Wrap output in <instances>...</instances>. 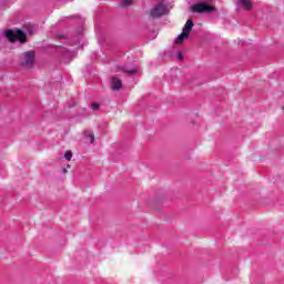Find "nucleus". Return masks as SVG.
I'll return each instance as SVG.
<instances>
[{
	"label": "nucleus",
	"mask_w": 284,
	"mask_h": 284,
	"mask_svg": "<svg viewBox=\"0 0 284 284\" xmlns=\"http://www.w3.org/2000/svg\"><path fill=\"white\" fill-rule=\"evenodd\" d=\"M91 108H92V110H99L100 104L99 103H92Z\"/></svg>",
	"instance_id": "nucleus-12"
},
{
	"label": "nucleus",
	"mask_w": 284,
	"mask_h": 284,
	"mask_svg": "<svg viewBox=\"0 0 284 284\" xmlns=\"http://www.w3.org/2000/svg\"><path fill=\"white\" fill-rule=\"evenodd\" d=\"M168 12H170L168 7L160 2L151 10V17L153 19H159V17H163L164 14H168Z\"/></svg>",
	"instance_id": "nucleus-4"
},
{
	"label": "nucleus",
	"mask_w": 284,
	"mask_h": 284,
	"mask_svg": "<svg viewBox=\"0 0 284 284\" xmlns=\"http://www.w3.org/2000/svg\"><path fill=\"white\" fill-rule=\"evenodd\" d=\"M111 88L112 90H121V88H123V82H121V79H119L118 77H112Z\"/></svg>",
	"instance_id": "nucleus-6"
},
{
	"label": "nucleus",
	"mask_w": 284,
	"mask_h": 284,
	"mask_svg": "<svg viewBox=\"0 0 284 284\" xmlns=\"http://www.w3.org/2000/svg\"><path fill=\"white\" fill-rule=\"evenodd\" d=\"M64 159H65L67 161H72V151H67V152L64 153Z\"/></svg>",
	"instance_id": "nucleus-10"
},
{
	"label": "nucleus",
	"mask_w": 284,
	"mask_h": 284,
	"mask_svg": "<svg viewBox=\"0 0 284 284\" xmlns=\"http://www.w3.org/2000/svg\"><path fill=\"white\" fill-rule=\"evenodd\" d=\"M192 12L197 14H210V12H214L216 10L214 7L209 6L205 2L195 3L191 8Z\"/></svg>",
	"instance_id": "nucleus-2"
},
{
	"label": "nucleus",
	"mask_w": 284,
	"mask_h": 284,
	"mask_svg": "<svg viewBox=\"0 0 284 284\" xmlns=\"http://www.w3.org/2000/svg\"><path fill=\"white\" fill-rule=\"evenodd\" d=\"M7 39H9V41H11V43H14V41H20L21 43H23V41H26V32H23L21 29H17L14 30H7L4 32Z\"/></svg>",
	"instance_id": "nucleus-1"
},
{
	"label": "nucleus",
	"mask_w": 284,
	"mask_h": 284,
	"mask_svg": "<svg viewBox=\"0 0 284 284\" xmlns=\"http://www.w3.org/2000/svg\"><path fill=\"white\" fill-rule=\"evenodd\" d=\"M84 134L88 136V139H90L91 143H94V135L92 133L85 132Z\"/></svg>",
	"instance_id": "nucleus-11"
},
{
	"label": "nucleus",
	"mask_w": 284,
	"mask_h": 284,
	"mask_svg": "<svg viewBox=\"0 0 284 284\" xmlns=\"http://www.w3.org/2000/svg\"><path fill=\"white\" fill-rule=\"evenodd\" d=\"M116 69L120 72H125V74H136V72H139V68L136 67H132V68H128V67H116Z\"/></svg>",
	"instance_id": "nucleus-7"
},
{
	"label": "nucleus",
	"mask_w": 284,
	"mask_h": 284,
	"mask_svg": "<svg viewBox=\"0 0 284 284\" xmlns=\"http://www.w3.org/2000/svg\"><path fill=\"white\" fill-rule=\"evenodd\" d=\"M176 57H178V59L181 61V60H183V53H181V51H179L178 53H176Z\"/></svg>",
	"instance_id": "nucleus-13"
},
{
	"label": "nucleus",
	"mask_w": 284,
	"mask_h": 284,
	"mask_svg": "<svg viewBox=\"0 0 284 284\" xmlns=\"http://www.w3.org/2000/svg\"><path fill=\"white\" fill-rule=\"evenodd\" d=\"M207 3H212V0H206Z\"/></svg>",
	"instance_id": "nucleus-15"
},
{
	"label": "nucleus",
	"mask_w": 284,
	"mask_h": 284,
	"mask_svg": "<svg viewBox=\"0 0 284 284\" xmlns=\"http://www.w3.org/2000/svg\"><path fill=\"white\" fill-rule=\"evenodd\" d=\"M59 37V39H64V37L63 36H58Z\"/></svg>",
	"instance_id": "nucleus-14"
},
{
	"label": "nucleus",
	"mask_w": 284,
	"mask_h": 284,
	"mask_svg": "<svg viewBox=\"0 0 284 284\" xmlns=\"http://www.w3.org/2000/svg\"><path fill=\"white\" fill-rule=\"evenodd\" d=\"M193 28H194V21H192V19H189L182 29V33L178 36L176 43H183V41H185V39L190 37V32H192Z\"/></svg>",
	"instance_id": "nucleus-3"
},
{
	"label": "nucleus",
	"mask_w": 284,
	"mask_h": 284,
	"mask_svg": "<svg viewBox=\"0 0 284 284\" xmlns=\"http://www.w3.org/2000/svg\"><path fill=\"white\" fill-rule=\"evenodd\" d=\"M237 3L243 10H252V0H237Z\"/></svg>",
	"instance_id": "nucleus-8"
},
{
	"label": "nucleus",
	"mask_w": 284,
	"mask_h": 284,
	"mask_svg": "<svg viewBox=\"0 0 284 284\" xmlns=\"http://www.w3.org/2000/svg\"><path fill=\"white\" fill-rule=\"evenodd\" d=\"M34 51H27L24 54H23V59H24V62H23V65H26V68H32V65L34 64Z\"/></svg>",
	"instance_id": "nucleus-5"
},
{
	"label": "nucleus",
	"mask_w": 284,
	"mask_h": 284,
	"mask_svg": "<svg viewBox=\"0 0 284 284\" xmlns=\"http://www.w3.org/2000/svg\"><path fill=\"white\" fill-rule=\"evenodd\" d=\"M128 6H132V0H121L122 8H128Z\"/></svg>",
	"instance_id": "nucleus-9"
}]
</instances>
